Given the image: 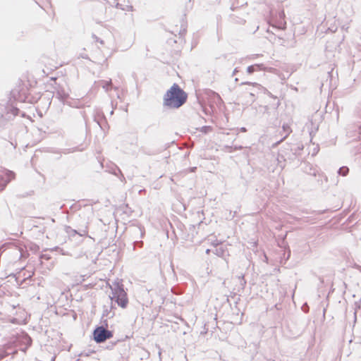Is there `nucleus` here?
Returning <instances> with one entry per match:
<instances>
[{
	"label": "nucleus",
	"instance_id": "nucleus-1",
	"mask_svg": "<svg viewBox=\"0 0 361 361\" xmlns=\"http://www.w3.org/2000/svg\"><path fill=\"white\" fill-rule=\"evenodd\" d=\"M187 98L186 92L174 83L164 94L163 104L169 109H178L186 102Z\"/></svg>",
	"mask_w": 361,
	"mask_h": 361
},
{
	"label": "nucleus",
	"instance_id": "nucleus-2",
	"mask_svg": "<svg viewBox=\"0 0 361 361\" xmlns=\"http://www.w3.org/2000/svg\"><path fill=\"white\" fill-rule=\"evenodd\" d=\"M19 111L20 110L18 108L11 104H0V129L3 128L10 120L17 116Z\"/></svg>",
	"mask_w": 361,
	"mask_h": 361
},
{
	"label": "nucleus",
	"instance_id": "nucleus-3",
	"mask_svg": "<svg viewBox=\"0 0 361 361\" xmlns=\"http://www.w3.org/2000/svg\"><path fill=\"white\" fill-rule=\"evenodd\" d=\"M93 336L94 341L97 343H100L105 341L106 339L111 338L113 336V334L111 331L105 329L102 326H100L94 330Z\"/></svg>",
	"mask_w": 361,
	"mask_h": 361
},
{
	"label": "nucleus",
	"instance_id": "nucleus-4",
	"mask_svg": "<svg viewBox=\"0 0 361 361\" xmlns=\"http://www.w3.org/2000/svg\"><path fill=\"white\" fill-rule=\"evenodd\" d=\"M120 292L116 293L112 295H109L111 302L115 300L116 302L122 308H126L128 303V299L127 293L124 290H119Z\"/></svg>",
	"mask_w": 361,
	"mask_h": 361
},
{
	"label": "nucleus",
	"instance_id": "nucleus-5",
	"mask_svg": "<svg viewBox=\"0 0 361 361\" xmlns=\"http://www.w3.org/2000/svg\"><path fill=\"white\" fill-rule=\"evenodd\" d=\"M15 178V173L14 172L6 170L5 171V174L4 177H1L0 178V191L3 190L7 184L13 179Z\"/></svg>",
	"mask_w": 361,
	"mask_h": 361
},
{
	"label": "nucleus",
	"instance_id": "nucleus-6",
	"mask_svg": "<svg viewBox=\"0 0 361 361\" xmlns=\"http://www.w3.org/2000/svg\"><path fill=\"white\" fill-rule=\"evenodd\" d=\"M56 97L62 102L65 103L69 97V92L64 87L59 85L55 91Z\"/></svg>",
	"mask_w": 361,
	"mask_h": 361
},
{
	"label": "nucleus",
	"instance_id": "nucleus-7",
	"mask_svg": "<svg viewBox=\"0 0 361 361\" xmlns=\"http://www.w3.org/2000/svg\"><path fill=\"white\" fill-rule=\"evenodd\" d=\"M282 130H283V133H281V135H283V134H284L283 137L280 140L277 141L274 145V146H277L279 144H280L281 142H283L292 132V130H291L290 127L289 126V125L285 124V123L282 126Z\"/></svg>",
	"mask_w": 361,
	"mask_h": 361
},
{
	"label": "nucleus",
	"instance_id": "nucleus-8",
	"mask_svg": "<svg viewBox=\"0 0 361 361\" xmlns=\"http://www.w3.org/2000/svg\"><path fill=\"white\" fill-rule=\"evenodd\" d=\"M113 308V302H110L109 306L104 305L102 313V317L112 318L114 316V312H112Z\"/></svg>",
	"mask_w": 361,
	"mask_h": 361
},
{
	"label": "nucleus",
	"instance_id": "nucleus-9",
	"mask_svg": "<svg viewBox=\"0 0 361 361\" xmlns=\"http://www.w3.org/2000/svg\"><path fill=\"white\" fill-rule=\"evenodd\" d=\"M110 288L112 292V295L120 292L119 290H124L123 283L118 280H116L110 286Z\"/></svg>",
	"mask_w": 361,
	"mask_h": 361
},
{
	"label": "nucleus",
	"instance_id": "nucleus-10",
	"mask_svg": "<svg viewBox=\"0 0 361 361\" xmlns=\"http://www.w3.org/2000/svg\"><path fill=\"white\" fill-rule=\"evenodd\" d=\"M66 231L68 233H70V234H79L80 236H85L87 234V231L85 228L84 229H80L79 231L75 230V229H73L70 226H67L66 228Z\"/></svg>",
	"mask_w": 361,
	"mask_h": 361
},
{
	"label": "nucleus",
	"instance_id": "nucleus-11",
	"mask_svg": "<svg viewBox=\"0 0 361 361\" xmlns=\"http://www.w3.org/2000/svg\"><path fill=\"white\" fill-rule=\"evenodd\" d=\"M98 85L99 86L104 89L106 92H108L112 87L111 80H109L108 81L101 80L98 82Z\"/></svg>",
	"mask_w": 361,
	"mask_h": 361
},
{
	"label": "nucleus",
	"instance_id": "nucleus-12",
	"mask_svg": "<svg viewBox=\"0 0 361 361\" xmlns=\"http://www.w3.org/2000/svg\"><path fill=\"white\" fill-rule=\"evenodd\" d=\"M348 172H349V169L347 166H342V167L339 168V169L338 171V173L340 176H347Z\"/></svg>",
	"mask_w": 361,
	"mask_h": 361
},
{
	"label": "nucleus",
	"instance_id": "nucleus-13",
	"mask_svg": "<svg viewBox=\"0 0 361 361\" xmlns=\"http://www.w3.org/2000/svg\"><path fill=\"white\" fill-rule=\"evenodd\" d=\"M254 66L255 67L256 71L265 70V67L262 63H257L254 64Z\"/></svg>",
	"mask_w": 361,
	"mask_h": 361
},
{
	"label": "nucleus",
	"instance_id": "nucleus-14",
	"mask_svg": "<svg viewBox=\"0 0 361 361\" xmlns=\"http://www.w3.org/2000/svg\"><path fill=\"white\" fill-rule=\"evenodd\" d=\"M255 71H256L255 67L254 65L250 66L247 68V72L249 74L253 73Z\"/></svg>",
	"mask_w": 361,
	"mask_h": 361
},
{
	"label": "nucleus",
	"instance_id": "nucleus-15",
	"mask_svg": "<svg viewBox=\"0 0 361 361\" xmlns=\"http://www.w3.org/2000/svg\"><path fill=\"white\" fill-rule=\"evenodd\" d=\"M25 342L27 343L28 345H31V338L27 335L25 338Z\"/></svg>",
	"mask_w": 361,
	"mask_h": 361
},
{
	"label": "nucleus",
	"instance_id": "nucleus-16",
	"mask_svg": "<svg viewBox=\"0 0 361 361\" xmlns=\"http://www.w3.org/2000/svg\"><path fill=\"white\" fill-rule=\"evenodd\" d=\"M212 94L214 96V99H216L218 101H221V99L220 96L218 94H216V93H215L214 92H212Z\"/></svg>",
	"mask_w": 361,
	"mask_h": 361
},
{
	"label": "nucleus",
	"instance_id": "nucleus-17",
	"mask_svg": "<svg viewBox=\"0 0 361 361\" xmlns=\"http://www.w3.org/2000/svg\"><path fill=\"white\" fill-rule=\"evenodd\" d=\"M209 126H204V127H202V132L207 133V129H209Z\"/></svg>",
	"mask_w": 361,
	"mask_h": 361
},
{
	"label": "nucleus",
	"instance_id": "nucleus-18",
	"mask_svg": "<svg viewBox=\"0 0 361 361\" xmlns=\"http://www.w3.org/2000/svg\"><path fill=\"white\" fill-rule=\"evenodd\" d=\"M240 130H241L242 132H246V131H247V129H246L245 127H243V128H241Z\"/></svg>",
	"mask_w": 361,
	"mask_h": 361
},
{
	"label": "nucleus",
	"instance_id": "nucleus-19",
	"mask_svg": "<svg viewBox=\"0 0 361 361\" xmlns=\"http://www.w3.org/2000/svg\"><path fill=\"white\" fill-rule=\"evenodd\" d=\"M237 72H238V68H235L234 69L233 72V75L236 74V73H237Z\"/></svg>",
	"mask_w": 361,
	"mask_h": 361
},
{
	"label": "nucleus",
	"instance_id": "nucleus-20",
	"mask_svg": "<svg viewBox=\"0 0 361 361\" xmlns=\"http://www.w3.org/2000/svg\"><path fill=\"white\" fill-rule=\"evenodd\" d=\"M92 37H93V38H94L96 39V41H97V42L99 41V39L96 35H93Z\"/></svg>",
	"mask_w": 361,
	"mask_h": 361
},
{
	"label": "nucleus",
	"instance_id": "nucleus-21",
	"mask_svg": "<svg viewBox=\"0 0 361 361\" xmlns=\"http://www.w3.org/2000/svg\"><path fill=\"white\" fill-rule=\"evenodd\" d=\"M118 171L121 174V176L123 178V180H125V178H124L123 175L121 173V171L120 169H118Z\"/></svg>",
	"mask_w": 361,
	"mask_h": 361
},
{
	"label": "nucleus",
	"instance_id": "nucleus-22",
	"mask_svg": "<svg viewBox=\"0 0 361 361\" xmlns=\"http://www.w3.org/2000/svg\"><path fill=\"white\" fill-rule=\"evenodd\" d=\"M209 252H210V250H209V249H207V250H206V253H207V254H209Z\"/></svg>",
	"mask_w": 361,
	"mask_h": 361
},
{
	"label": "nucleus",
	"instance_id": "nucleus-23",
	"mask_svg": "<svg viewBox=\"0 0 361 361\" xmlns=\"http://www.w3.org/2000/svg\"><path fill=\"white\" fill-rule=\"evenodd\" d=\"M195 169H196V167H194V168H192V169H191V171H194Z\"/></svg>",
	"mask_w": 361,
	"mask_h": 361
},
{
	"label": "nucleus",
	"instance_id": "nucleus-24",
	"mask_svg": "<svg viewBox=\"0 0 361 361\" xmlns=\"http://www.w3.org/2000/svg\"><path fill=\"white\" fill-rule=\"evenodd\" d=\"M248 84V82H242V85Z\"/></svg>",
	"mask_w": 361,
	"mask_h": 361
},
{
	"label": "nucleus",
	"instance_id": "nucleus-25",
	"mask_svg": "<svg viewBox=\"0 0 361 361\" xmlns=\"http://www.w3.org/2000/svg\"><path fill=\"white\" fill-rule=\"evenodd\" d=\"M99 42H100L101 44H103V41H102V40H99Z\"/></svg>",
	"mask_w": 361,
	"mask_h": 361
},
{
	"label": "nucleus",
	"instance_id": "nucleus-26",
	"mask_svg": "<svg viewBox=\"0 0 361 361\" xmlns=\"http://www.w3.org/2000/svg\"><path fill=\"white\" fill-rule=\"evenodd\" d=\"M3 357H4V356H3V355H1V356H0V360H1V359H2Z\"/></svg>",
	"mask_w": 361,
	"mask_h": 361
}]
</instances>
